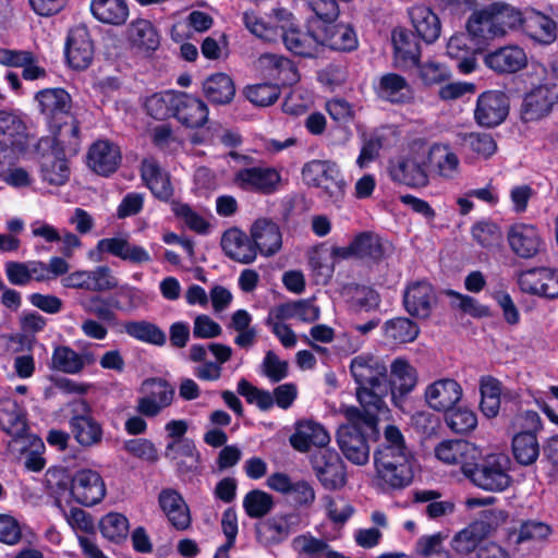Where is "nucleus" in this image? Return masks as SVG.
Instances as JSON below:
<instances>
[{
  "mask_svg": "<svg viewBox=\"0 0 558 558\" xmlns=\"http://www.w3.org/2000/svg\"><path fill=\"white\" fill-rule=\"evenodd\" d=\"M373 458L374 481L383 492L401 490L412 484L416 463L415 454L397 426L385 427Z\"/></svg>",
  "mask_w": 558,
  "mask_h": 558,
  "instance_id": "nucleus-1",
  "label": "nucleus"
},
{
  "mask_svg": "<svg viewBox=\"0 0 558 558\" xmlns=\"http://www.w3.org/2000/svg\"><path fill=\"white\" fill-rule=\"evenodd\" d=\"M242 20L253 35L265 41H276L281 37L286 48L295 56L312 58L318 52L319 37L299 28L293 23L292 13L286 9H274L266 17L246 11Z\"/></svg>",
  "mask_w": 558,
  "mask_h": 558,
  "instance_id": "nucleus-2",
  "label": "nucleus"
},
{
  "mask_svg": "<svg viewBox=\"0 0 558 558\" xmlns=\"http://www.w3.org/2000/svg\"><path fill=\"white\" fill-rule=\"evenodd\" d=\"M39 113L53 133V141L63 149L76 154L80 147V124L73 117L72 98L60 87L45 88L35 94Z\"/></svg>",
  "mask_w": 558,
  "mask_h": 558,
  "instance_id": "nucleus-3",
  "label": "nucleus"
},
{
  "mask_svg": "<svg viewBox=\"0 0 558 558\" xmlns=\"http://www.w3.org/2000/svg\"><path fill=\"white\" fill-rule=\"evenodd\" d=\"M350 373L356 384L361 410L386 414L385 397L389 392L387 366L379 357L360 354L351 360Z\"/></svg>",
  "mask_w": 558,
  "mask_h": 558,
  "instance_id": "nucleus-4",
  "label": "nucleus"
},
{
  "mask_svg": "<svg viewBox=\"0 0 558 558\" xmlns=\"http://www.w3.org/2000/svg\"><path fill=\"white\" fill-rule=\"evenodd\" d=\"M348 424L337 433V441L344 457L356 465H365L369 460L367 438L378 434L380 413L364 412L356 407L344 410Z\"/></svg>",
  "mask_w": 558,
  "mask_h": 558,
  "instance_id": "nucleus-5",
  "label": "nucleus"
},
{
  "mask_svg": "<svg viewBox=\"0 0 558 558\" xmlns=\"http://www.w3.org/2000/svg\"><path fill=\"white\" fill-rule=\"evenodd\" d=\"M521 16L522 11L513 5L493 2L470 15L466 29L477 44H482L502 37L510 31L520 29Z\"/></svg>",
  "mask_w": 558,
  "mask_h": 558,
  "instance_id": "nucleus-6",
  "label": "nucleus"
},
{
  "mask_svg": "<svg viewBox=\"0 0 558 558\" xmlns=\"http://www.w3.org/2000/svg\"><path fill=\"white\" fill-rule=\"evenodd\" d=\"M509 464L505 454H488L478 462L473 460L466 469L465 477L484 490L502 492L511 483Z\"/></svg>",
  "mask_w": 558,
  "mask_h": 558,
  "instance_id": "nucleus-7",
  "label": "nucleus"
},
{
  "mask_svg": "<svg viewBox=\"0 0 558 558\" xmlns=\"http://www.w3.org/2000/svg\"><path fill=\"white\" fill-rule=\"evenodd\" d=\"M69 428L75 441L83 448L98 446L102 441L101 424L93 416L90 404L85 399H75L66 404Z\"/></svg>",
  "mask_w": 558,
  "mask_h": 558,
  "instance_id": "nucleus-8",
  "label": "nucleus"
},
{
  "mask_svg": "<svg viewBox=\"0 0 558 558\" xmlns=\"http://www.w3.org/2000/svg\"><path fill=\"white\" fill-rule=\"evenodd\" d=\"M303 181L322 189L332 202L343 196L344 181L338 166L329 160H311L303 166Z\"/></svg>",
  "mask_w": 558,
  "mask_h": 558,
  "instance_id": "nucleus-9",
  "label": "nucleus"
},
{
  "mask_svg": "<svg viewBox=\"0 0 558 558\" xmlns=\"http://www.w3.org/2000/svg\"><path fill=\"white\" fill-rule=\"evenodd\" d=\"M427 165L426 150L424 148L413 149L390 163V177L395 182L409 187H424L429 182Z\"/></svg>",
  "mask_w": 558,
  "mask_h": 558,
  "instance_id": "nucleus-10",
  "label": "nucleus"
},
{
  "mask_svg": "<svg viewBox=\"0 0 558 558\" xmlns=\"http://www.w3.org/2000/svg\"><path fill=\"white\" fill-rule=\"evenodd\" d=\"M313 472L322 484L329 490H336L345 485V466L339 453L332 448H320L310 456Z\"/></svg>",
  "mask_w": 558,
  "mask_h": 558,
  "instance_id": "nucleus-11",
  "label": "nucleus"
},
{
  "mask_svg": "<svg viewBox=\"0 0 558 558\" xmlns=\"http://www.w3.org/2000/svg\"><path fill=\"white\" fill-rule=\"evenodd\" d=\"M143 396L136 400L135 410L142 416L151 418L169 408L175 396L174 387L162 378H149L142 384Z\"/></svg>",
  "mask_w": 558,
  "mask_h": 558,
  "instance_id": "nucleus-12",
  "label": "nucleus"
},
{
  "mask_svg": "<svg viewBox=\"0 0 558 558\" xmlns=\"http://www.w3.org/2000/svg\"><path fill=\"white\" fill-rule=\"evenodd\" d=\"M558 105V85L544 83L532 87L523 98L521 114L524 121L548 116Z\"/></svg>",
  "mask_w": 558,
  "mask_h": 558,
  "instance_id": "nucleus-13",
  "label": "nucleus"
},
{
  "mask_svg": "<svg viewBox=\"0 0 558 558\" xmlns=\"http://www.w3.org/2000/svg\"><path fill=\"white\" fill-rule=\"evenodd\" d=\"M300 523V515L293 512L272 515L255 525L257 542L265 546H274L286 541Z\"/></svg>",
  "mask_w": 558,
  "mask_h": 558,
  "instance_id": "nucleus-14",
  "label": "nucleus"
},
{
  "mask_svg": "<svg viewBox=\"0 0 558 558\" xmlns=\"http://www.w3.org/2000/svg\"><path fill=\"white\" fill-rule=\"evenodd\" d=\"M68 289H81L92 292H104L118 287V279L108 266H98L93 270H76L61 279Z\"/></svg>",
  "mask_w": 558,
  "mask_h": 558,
  "instance_id": "nucleus-15",
  "label": "nucleus"
},
{
  "mask_svg": "<svg viewBox=\"0 0 558 558\" xmlns=\"http://www.w3.org/2000/svg\"><path fill=\"white\" fill-rule=\"evenodd\" d=\"M436 302V292L433 286L425 280L412 281L403 290L402 304L405 312L412 317L428 318Z\"/></svg>",
  "mask_w": 558,
  "mask_h": 558,
  "instance_id": "nucleus-16",
  "label": "nucleus"
},
{
  "mask_svg": "<svg viewBox=\"0 0 558 558\" xmlns=\"http://www.w3.org/2000/svg\"><path fill=\"white\" fill-rule=\"evenodd\" d=\"M70 492L76 502L90 507L104 499L106 486L98 472L82 469L73 475Z\"/></svg>",
  "mask_w": 558,
  "mask_h": 558,
  "instance_id": "nucleus-17",
  "label": "nucleus"
},
{
  "mask_svg": "<svg viewBox=\"0 0 558 558\" xmlns=\"http://www.w3.org/2000/svg\"><path fill=\"white\" fill-rule=\"evenodd\" d=\"M281 175L272 167H246L234 174V183L244 191L271 194L278 190Z\"/></svg>",
  "mask_w": 558,
  "mask_h": 558,
  "instance_id": "nucleus-18",
  "label": "nucleus"
},
{
  "mask_svg": "<svg viewBox=\"0 0 558 558\" xmlns=\"http://www.w3.org/2000/svg\"><path fill=\"white\" fill-rule=\"evenodd\" d=\"M509 99L504 92L487 90L477 97L475 121L486 128L499 125L508 116Z\"/></svg>",
  "mask_w": 558,
  "mask_h": 558,
  "instance_id": "nucleus-19",
  "label": "nucleus"
},
{
  "mask_svg": "<svg viewBox=\"0 0 558 558\" xmlns=\"http://www.w3.org/2000/svg\"><path fill=\"white\" fill-rule=\"evenodd\" d=\"M520 29L541 45H550L557 38V24L548 15L532 8L522 11Z\"/></svg>",
  "mask_w": 558,
  "mask_h": 558,
  "instance_id": "nucleus-20",
  "label": "nucleus"
},
{
  "mask_svg": "<svg viewBox=\"0 0 558 558\" xmlns=\"http://www.w3.org/2000/svg\"><path fill=\"white\" fill-rule=\"evenodd\" d=\"M507 239L513 254L525 259L534 257L544 243L538 229L534 225L523 222L512 225Z\"/></svg>",
  "mask_w": 558,
  "mask_h": 558,
  "instance_id": "nucleus-21",
  "label": "nucleus"
},
{
  "mask_svg": "<svg viewBox=\"0 0 558 558\" xmlns=\"http://www.w3.org/2000/svg\"><path fill=\"white\" fill-rule=\"evenodd\" d=\"M65 57L74 70L87 69L94 58V47L86 27L77 26L69 32Z\"/></svg>",
  "mask_w": 558,
  "mask_h": 558,
  "instance_id": "nucleus-22",
  "label": "nucleus"
},
{
  "mask_svg": "<svg viewBox=\"0 0 558 558\" xmlns=\"http://www.w3.org/2000/svg\"><path fill=\"white\" fill-rule=\"evenodd\" d=\"M120 147L108 141L95 142L87 153L88 167L99 175L108 177L117 171L121 163Z\"/></svg>",
  "mask_w": 558,
  "mask_h": 558,
  "instance_id": "nucleus-23",
  "label": "nucleus"
},
{
  "mask_svg": "<svg viewBox=\"0 0 558 558\" xmlns=\"http://www.w3.org/2000/svg\"><path fill=\"white\" fill-rule=\"evenodd\" d=\"M393 64L409 71L418 66L421 47L417 36L407 29H395L392 33Z\"/></svg>",
  "mask_w": 558,
  "mask_h": 558,
  "instance_id": "nucleus-24",
  "label": "nucleus"
},
{
  "mask_svg": "<svg viewBox=\"0 0 558 558\" xmlns=\"http://www.w3.org/2000/svg\"><path fill=\"white\" fill-rule=\"evenodd\" d=\"M173 108L172 117L186 128H201L208 120L207 105L198 97L187 93L178 92Z\"/></svg>",
  "mask_w": 558,
  "mask_h": 558,
  "instance_id": "nucleus-25",
  "label": "nucleus"
},
{
  "mask_svg": "<svg viewBox=\"0 0 558 558\" xmlns=\"http://www.w3.org/2000/svg\"><path fill=\"white\" fill-rule=\"evenodd\" d=\"M462 398V387L451 378H441L425 389V400L428 407L435 411H449Z\"/></svg>",
  "mask_w": 558,
  "mask_h": 558,
  "instance_id": "nucleus-26",
  "label": "nucleus"
},
{
  "mask_svg": "<svg viewBox=\"0 0 558 558\" xmlns=\"http://www.w3.org/2000/svg\"><path fill=\"white\" fill-rule=\"evenodd\" d=\"M28 116L20 109H0V135L5 136L12 146L22 150L29 135Z\"/></svg>",
  "mask_w": 558,
  "mask_h": 558,
  "instance_id": "nucleus-27",
  "label": "nucleus"
},
{
  "mask_svg": "<svg viewBox=\"0 0 558 558\" xmlns=\"http://www.w3.org/2000/svg\"><path fill=\"white\" fill-rule=\"evenodd\" d=\"M477 449L466 440H444L435 448L436 458L450 465H460L462 473L465 475L466 469L473 460H476Z\"/></svg>",
  "mask_w": 558,
  "mask_h": 558,
  "instance_id": "nucleus-28",
  "label": "nucleus"
},
{
  "mask_svg": "<svg viewBox=\"0 0 558 558\" xmlns=\"http://www.w3.org/2000/svg\"><path fill=\"white\" fill-rule=\"evenodd\" d=\"M251 239L256 246V253L263 256H272L282 246V233L279 226L267 218L257 219L250 230Z\"/></svg>",
  "mask_w": 558,
  "mask_h": 558,
  "instance_id": "nucleus-29",
  "label": "nucleus"
},
{
  "mask_svg": "<svg viewBox=\"0 0 558 558\" xmlns=\"http://www.w3.org/2000/svg\"><path fill=\"white\" fill-rule=\"evenodd\" d=\"M289 440L295 450L307 452L312 447L316 450L329 448L330 435L323 425L313 421H303L296 424L295 432Z\"/></svg>",
  "mask_w": 558,
  "mask_h": 558,
  "instance_id": "nucleus-30",
  "label": "nucleus"
},
{
  "mask_svg": "<svg viewBox=\"0 0 558 558\" xmlns=\"http://www.w3.org/2000/svg\"><path fill=\"white\" fill-rule=\"evenodd\" d=\"M97 251L119 257L132 264H144L151 260L150 254L141 245L132 244L123 236L105 238L97 242Z\"/></svg>",
  "mask_w": 558,
  "mask_h": 558,
  "instance_id": "nucleus-31",
  "label": "nucleus"
},
{
  "mask_svg": "<svg viewBox=\"0 0 558 558\" xmlns=\"http://www.w3.org/2000/svg\"><path fill=\"white\" fill-rule=\"evenodd\" d=\"M0 429L14 440L28 435L26 411L14 399H0Z\"/></svg>",
  "mask_w": 558,
  "mask_h": 558,
  "instance_id": "nucleus-32",
  "label": "nucleus"
},
{
  "mask_svg": "<svg viewBox=\"0 0 558 558\" xmlns=\"http://www.w3.org/2000/svg\"><path fill=\"white\" fill-rule=\"evenodd\" d=\"M158 504L174 529L183 531L191 525L190 509L178 490L173 488L161 489Z\"/></svg>",
  "mask_w": 558,
  "mask_h": 558,
  "instance_id": "nucleus-33",
  "label": "nucleus"
},
{
  "mask_svg": "<svg viewBox=\"0 0 558 558\" xmlns=\"http://www.w3.org/2000/svg\"><path fill=\"white\" fill-rule=\"evenodd\" d=\"M141 178L153 195L162 202L173 196L170 175L154 158H145L141 163Z\"/></svg>",
  "mask_w": 558,
  "mask_h": 558,
  "instance_id": "nucleus-34",
  "label": "nucleus"
},
{
  "mask_svg": "<svg viewBox=\"0 0 558 558\" xmlns=\"http://www.w3.org/2000/svg\"><path fill=\"white\" fill-rule=\"evenodd\" d=\"M484 62L497 73H515L526 65L527 57L521 47L511 45L488 52Z\"/></svg>",
  "mask_w": 558,
  "mask_h": 558,
  "instance_id": "nucleus-35",
  "label": "nucleus"
},
{
  "mask_svg": "<svg viewBox=\"0 0 558 558\" xmlns=\"http://www.w3.org/2000/svg\"><path fill=\"white\" fill-rule=\"evenodd\" d=\"M221 247L228 257L241 264H251L257 257L251 236L238 228H231L223 233Z\"/></svg>",
  "mask_w": 558,
  "mask_h": 558,
  "instance_id": "nucleus-36",
  "label": "nucleus"
},
{
  "mask_svg": "<svg viewBox=\"0 0 558 558\" xmlns=\"http://www.w3.org/2000/svg\"><path fill=\"white\" fill-rule=\"evenodd\" d=\"M417 383L416 369L404 359H396L390 365L388 379L391 399L397 401V392L400 396L411 392Z\"/></svg>",
  "mask_w": 558,
  "mask_h": 558,
  "instance_id": "nucleus-37",
  "label": "nucleus"
},
{
  "mask_svg": "<svg viewBox=\"0 0 558 558\" xmlns=\"http://www.w3.org/2000/svg\"><path fill=\"white\" fill-rule=\"evenodd\" d=\"M332 22H327L328 25L319 37L320 46L342 52L355 50L359 46V40L354 29L345 24H331Z\"/></svg>",
  "mask_w": 558,
  "mask_h": 558,
  "instance_id": "nucleus-38",
  "label": "nucleus"
},
{
  "mask_svg": "<svg viewBox=\"0 0 558 558\" xmlns=\"http://www.w3.org/2000/svg\"><path fill=\"white\" fill-rule=\"evenodd\" d=\"M376 92L379 98L391 104H407L413 98L410 84L397 73L384 74L379 78Z\"/></svg>",
  "mask_w": 558,
  "mask_h": 558,
  "instance_id": "nucleus-39",
  "label": "nucleus"
},
{
  "mask_svg": "<svg viewBox=\"0 0 558 558\" xmlns=\"http://www.w3.org/2000/svg\"><path fill=\"white\" fill-rule=\"evenodd\" d=\"M277 320L296 318L303 323H314L319 318L320 310L312 300L304 299L281 303L270 311Z\"/></svg>",
  "mask_w": 558,
  "mask_h": 558,
  "instance_id": "nucleus-40",
  "label": "nucleus"
},
{
  "mask_svg": "<svg viewBox=\"0 0 558 558\" xmlns=\"http://www.w3.org/2000/svg\"><path fill=\"white\" fill-rule=\"evenodd\" d=\"M409 15L417 36L432 44L440 36L441 25L438 16L427 7L416 5L409 10Z\"/></svg>",
  "mask_w": 558,
  "mask_h": 558,
  "instance_id": "nucleus-41",
  "label": "nucleus"
},
{
  "mask_svg": "<svg viewBox=\"0 0 558 558\" xmlns=\"http://www.w3.org/2000/svg\"><path fill=\"white\" fill-rule=\"evenodd\" d=\"M128 39L134 49L145 53L155 51L160 44L156 28L144 19L135 20L129 25Z\"/></svg>",
  "mask_w": 558,
  "mask_h": 558,
  "instance_id": "nucleus-42",
  "label": "nucleus"
},
{
  "mask_svg": "<svg viewBox=\"0 0 558 558\" xmlns=\"http://www.w3.org/2000/svg\"><path fill=\"white\" fill-rule=\"evenodd\" d=\"M61 147L62 153H50L43 155L40 161V174L41 179L51 185H63L70 177V169L68 161L64 157L65 154H70L66 149Z\"/></svg>",
  "mask_w": 558,
  "mask_h": 558,
  "instance_id": "nucleus-43",
  "label": "nucleus"
},
{
  "mask_svg": "<svg viewBox=\"0 0 558 558\" xmlns=\"http://www.w3.org/2000/svg\"><path fill=\"white\" fill-rule=\"evenodd\" d=\"M470 37L469 33L456 34L447 43V54L457 60L458 69L464 74L473 72L476 66L473 49L469 46Z\"/></svg>",
  "mask_w": 558,
  "mask_h": 558,
  "instance_id": "nucleus-44",
  "label": "nucleus"
},
{
  "mask_svg": "<svg viewBox=\"0 0 558 558\" xmlns=\"http://www.w3.org/2000/svg\"><path fill=\"white\" fill-rule=\"evenodd\" d=\"M90 11L98 21L112 25L123 24L129 16L125 0H93Z\"/></svg>",
  "mask_w": 558,
  "mask_h": 558,
  "instance_id": "nucleus-45",
  "label": "nucleus"
},
{
  "mask_svg": "<svg viewBox=\"0 0 558 558\" xmlns=\"http://www.w3.org/2000/svg\"><path fill=\"white\" fill-rule=\"evenodd\" d=\"M428 156V162H430L437 173L446 179H452L459 171V158L451 150L448 145L445 144H434L428 150H426Z\"/></svg>",
  "mask_w": 558,
  "mask_h": 558,
  "instance_id": "nucleus-46",
  "label": "nucleus"
},
{
  "mask_svg": "<svg viewBox=\"0 0 558 558\" xmlns=\"http://www.w3.org/2000/svg\"><path fill=\"white\" fill-rule=\"evenodd\" d=\"M123 330L131 338L144 343L162 347L167 342L166 332L159 326L148 320L125 322Z\"/></svg>",
  "mask_w": 558,
  "mask_h": 558,
  "instance_id": "nucleus-47",
  "label": "nucleus"
},
{
  "mask_svg": "<svg viewBox=\"0 0 558 558\" xmlns=\"http://www.w3.org/2000/svg\"><path fill=\"white\" fill-rule=\"evenodd\" d=\"M205 96L214 104L225 105L230 102L235 94V87L231 77L225 73H215L203 83Z\"/></svg>",
  "mask_w": 558,
  "mask_h": 558,
  "instance_id": "nucleus-48",
  "label": "nucleus"
},
{
  "mask_svg": "<svg viewBox=\"0 0 558 558\" xmlns=\"http://www.w3.org/2000/svg\"><path fill=\"white\" fill-rule=\"evenodd\" d=\"M488 531L486 522L474 521L454 535L452 548L459 554H470L480 546Z\"/></svg>",
  "mask_w": 558,
  "mask_h": 558,
  "instance_id": "nucleus-49",
  "label": "nucleus"
},
{
  "mask_svg": "<svg viewBox=\"0 0 558 558\" xmlns=\"http://www.w3.org/2000/svg\"><path fill=\"white\" fill-rule=\"evenodd\" d=\"M29 282H47L68 274L69 263L61 256H53L48 263L43 260H27Z\"/></svg>",
  "mask_w": 558,
  "mask_h": 558,
  "instance_id": "nucleus-50",
  "label": "nucleus"
},
{
  "mask_svg": "<svg viewBox=\"0 0 558 558\" xmlns=\"http://www.w3.org/2000/svg\"><path fill=\"white\" fill-rule=\"evenodd\" d=\"M385 337L396 344L413 342L418 333V325L409 317H395L385 322L383 326Z\"/></svg>",
  "mask_w": 558,
  "mask_h": 558,
  "instance_id": "nucleus-51",
  "label": "nucleus"
},
{
  "mask_svg": "<svg viewBox=\"0 0 558 558\" xmlns=\"http://www.w3.org/2000/svg\"><path fill=\"white\" fill-rule=\"evenodd\" d=\"M512 452L518 463L533 464L539 456L537 437L532 432H520L512 438Z\"/></svg>",
  "mask_w": 558,
  "mask_h": 558,
  "instance_id": "nucleus-52",
  "label": "nucleus"
},
{
  "mask_svg": "<svg viewBox=\"0 0 558 558\" xmlns=\"http://www.w3.org/2000/svg\"><path fill=\"white\" fill-rule=\"evenodd\" d=\"M437 490L423 489L414 493V501L426 504L425 514L433 520L449 515L454 511V504L450 500H439Z\"/></svg>",
  "mask_w": 558,
  "mask_h": 558,
  "instance_id": "nucleus-53",
  "label": "nucleus"
},
{
  "mask_svg": "<svg viewBox=\"0 0 558 558\" xmlns=\"http://www.w3.org/2000/svg\"><path fill=\"white\" fill-rule=\"evenodd\" d=\"M458 136L461 146L478 158L488 159L497 150V144L488 133H460Z\"/></svg>",
  "mask_w": 558,
  "mask_h": 558,
  "instance_id": "nucleus-54",
  "label": "nucleus"
},
{
  "mask_svg": "<svg viewBox=\"0 0 558 558\" xmlns=\"http://www.w3.org/2000/svg\"><path fill=\"white\" fill-rule=\"evenodd\" d=\"M349 250L351 254L357 257L369 258L375 262L381 259L385 254L380 238L368 232L357 235L350 244Z\"/></svg>",
  "mask_w": 558,
  "mask_h": 558,
  "instance_id": "nucleus-55",
  "label": "nucleus"
},
{
  "mask_svg": "<svg viewBox=\"0 0 558 558\" xmlns=\"http://www.w3.org/2000/svg\"><path fill=\"white\" fill-rule=\"evenodd\" d=\"M102 536L111 542L120 543L129 534V520L118 512H110L104 515L99 522Z\"/></svg>",
  "mask_w": 558,
  "mask_h": 558,
  "instance_id": "nucleus-56",
  "label": "nucleus"
},
{
  "mask_svg": "<svg viewBox=\"0 0 558 558\" xmlns=\"http://www.w3.org/2000/svg\"><path fill=\"white\" fill-rule=\"evenodd\" d=\"M551 534V527L547 523L536 520L522 522L519 531L509 533L510 543L519 545L530 541H542Z\"/></svg>",
  "mask_w": 558,
  "mask_h": 558,
  "instance_id": "nucleus-57",
  "label": "nucleus"
},
{
  "mask_svg": "<svg viewBox=\"0 0 558 558\" xmlns=\"http://www.w3.org/2000/svg\"><path fill=\"white\" fill-rule=\"evenodd\" d=\"M260 62L270 69V74L282 84H292L298 78L293 63L286 57L265 53L260 57Z\"/></svg>",
  "mask_w": 558,
  "mask_h": 558,
  "instance_id": "nucleus-58",
  "label": "nucleus"
},
{
  "mask_svg": "<svg viewBox=\"0 0 558 558\" xmlns=\"http://www.w3.org/2000/svg\"><path fill=\"white\" fill-rule=\"evenodd\" d=\"M51 367L64 374L75 375L82 372V361L72 348L58 345L51 355Z\"/></svg>",
  "mask_w": 558,
  "mask_h": 558,
  "instance_id": "nucleus-59",
  "label": "nucleus"
},
{
  "mask_svg": "<svg viewBox=\"0 0 558 558\" xmlns=\"http://www.w3.org/2000/svg\"><path fill=\"white\" fill-rule=\"evenodd\" d=\"M178 92L156 93L145 101L146 112L156 120H165L173 114Z\"/></svg>",
  "mask_w": 558,
  "mask_h": 558,
  "instance_id": "nucleus-60",
  "label": "nucleus"
},
{
  "mask_svg": "<svg viewBox=\"0 0 558 558\" xmlns=\"http://www.w3.org/2000/svg\"><path fill=\"white\" fill-rule=\"evenodd\" d=\"M243 508L250 518H263L274 508V500L269 494L253 489L244 496Z\"/></svg>",
  "mask_w": 558,
  "mask_h": 558,
  "instance_id": "nucleus-61",
  "label": "nucleus"
},
{
  "mask_svg": "<svg viewBox=\"0 0 558 558\" xmlns=\"http://www.w3.org/2000/svg\"><path fill=\"white\" fill-rule=\"evenodd\" d=\"M446 423L448 427L457 434H465L473 430L477 425L476 414L469 409L453 408L446 411Z\"/></svg>",
  "mask_w": 558,
  "mask_h": 558,
  "instance_id": "nucleus-62",
  "label": "nucleus"
},
{
  "mask_svg": "<svg viewBox=\"0 0 558 558\" xmlns=\"http://www.w3.org/2000/svg\"><path fill=\"white\" fill-rule=\"evenodd\" d=\"M292 547L307 558H322L329 546L324 539L316 538L311 534H302L293 538Z\"/></svg>",
  "mask_w": 558,
  "mask_h": 558,
  "instance_id": "nucleus-63",
  "label": "nucleus"
},
{
  "mask_svg": "<svg viewBox=\"0 0 558 558\" xmlns=\"http://www.w3.org/2000/svg\"><path fill=\"white\" fill-rule=\"evenodd\" d=\"M245 96L255 106L267 107L277 101L280 89L277 84H256L246 88Z\"/></svg>",
  "mask_w": 558,
  "mask_h": 558,
  "instance_id": "nucleus-64",
  "label": "nucleus"
}]
</instances>
